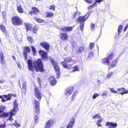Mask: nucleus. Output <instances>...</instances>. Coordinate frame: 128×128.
Listing matches in <instances>:
<instances>
[{"label": "nucleus", "mask_w": 128, "mask_h": 128, "mask_svg": "<svg viewBox=\"0 0 128 128\" xmlns=\"http://www.w3.org/2000/svg\"><path fill=\"white\" fill-rule=\"evenodd\" d=\"M27 62L28 68L30 70L34 72L35 68L37 72L40 71L42 72L44 71L43 64L41 59L38 58L33 62L30 59H29Z\"/></svg>", "instance_id": "nucleus-1"}, {"label": "nucleus", "mask_w": 128, "mask_h": 128, "mask_svg": "<svg viewBox=\"0 0 128 128\" xmlns=\"http://www.w3.org/2000/svg\"><path fill=\"white\" fill-rule=\"evenodd\" d=\"M34 95L39 100V101L35 99L34 102V106L33 109L34 113L38 114L40 112V101L42 97V95L40 92L38 87L36 86L34 88Z\"/></svg>", "instance_id": "nucleus-2"}, {"label": "nucleus", "mask_w": 128, "mask_h": 128, "mask_svg": "<svg viewBox=\"0 0 128 128\" xmlns=\"http://www.w3.org/2000/svg\"><path fill=\"white\" fill-rule=\"evenodd\" d=\"M18 104L17 101L16 100H15L13 102V109L11 110L9 112H3L2 114L0 115V118L1 117H7L9 116L8 120L10 121L13 120V116L16 114L18 110Z\"/></svg>", "instance_id": "nucleus-3"}, {"label": "nucleus", "mask_w": 128, "mask_h": 128, "mask_svg": "<svg viewBox=\"0 0 128 128\" xmlns=\"http://www.w3.org/2000/svg\"><path fill=\"white\" fill-rule=\"evenodd\" d=\"M72 59L70 56L66 57L64 61L60 62V64L62 67L64 68L67 70H70L72 68V64H67V63L72 62Z\"/></svg>", "instance_id": "nucleus-4"}, {"label": "nucleus", "mask_w": 128, "mask_h": 128, "mask_svg": "<svg viewBox=\"0 0 128 128\" xmlns=\"http://www.w3.org/2000/svg\"><path fill=\"white\" fill-rule=\"evenodd\" d=\"M50 60L54 67V70L56 74V78H58L60 76V69L56 62L50 56Z\"/></svg>", "instance_id": "nucleus-5"}, {"label": "nucleus", "mask_w": 128, "mask_h": 128, "mask_svg": "<svg viewBox=\"0 0 128 128\" xmlns=\"http://www.w3.org/2000/svg\"><path fill=\"white\" fill-rule=\"evenodd\" d=\"M12 24L14 25L20 26L23 24L22 19L19 16H15L11 18Z\"/></svg>", "instance_id": "nucleus-6"}, {"label": "nucleus", "mask_w": 128, "mask_h": 128, "mask_svg": "<svg viewBox=\"0 0 128 128\" xmlns=\"http://www.w3.org/2000/svg\"><path fill=\"white\" fill-rule=\"evenodd\" d=\"M87 18H86V15L79 16L76 19L77 22H79L80 25V30L83 31L84 27V23L86 20Z\"/></svg>", "instance_id": "nucleus-7"}, {"label": "nucleus", "mask_w": 128, "mask_h": 128, "mask_svg": "<svg viewBox=\"0 0 128 128\" xmlns=\"http://www.w3.org/2000/svg\"><path fill=\"white\" fill-rule=\"evenodd\" d=\"M39 53L41 56V58L42 60H48L50 58L49 57H48L47 54V53L44 51L42 50H39L38 51Z\"/></svg>", "instance_id": "nucleus-8"}, {"label": "nucleus", "mask_w": 128, "mask_h": 128, "mask_svg": "<svg viewBox=\"0 0 128 128\" xmlns=\"http://www.w3.org/2000/svg\"><path fill=\"white\" fill-rule=\"evenodd\" d=\"M24 50L22 52L24 56L25 60H27V53H29L30 52V50L28 46H25L23 47Z\"/></svg>", "instance_id": "nucleus-9"}, {"label": "nucleus", "mask_w": 128, "mask_h": 128, "mask_svg": "<svg viewBox=\"0 0 128 128\" xmlns=\"http://www.w3.org/2000/svg\"><path fill=\"white\" fill-rule=\"evenodd\" d=\"M40 45L46 51H49L50 46L48 42H42L40 43Z\"/></svg>", "instance_id": "nucleus-10"}, {"label": "nucleus", "mask_w": 128, "mask_h": 128, "mask_svg": "<svg viewBox=\"0 0 128 128\" xmlns=\"http://www.w3.org/2000/svg\"><path fill=\"white\" fill-rule=\"evenodd\" d=\"M32 10H31L29 12V14L31 16L33 14L36 15L40 13V10L37 8L35 7H32L31 8Z\"/></svg>", "instance_id": "nucleus-11"}, {"label": "nucleus", "mask_w": 128, "mask_h": 128, "mask_svg": "<svg viewBox=\"0 0 128 128\" xmlns=\"http://www.w3.org/2000/svg\"><path fill=\"white\" fill-rule=\"evenodd\" d=\"M12 94H8V95H3L2 96H0V98H2L1 101L4 102L8 100H10L11 98Z\"/></svg>", "instance_id": "nucleus-12"}, {"label": "nucleus", "mask_w": 128, "mask_h": 128, "mask_svg": "<svg viewBox=\"0 0 128 128\" xmlns=\"http://www.w3.org/2000/svg\"><path fill=\"white\" fill-rule=\"evenodd\" d=\"M48 80L50 85L51 86H54L57 84V80L53 76H51L49 77Z\"/></svg>", "instance_id": "nucleus-13"}, {"label": "nucleus", "mask_w": 128, "mask_h": 128, "mask_svg": "<svg viewBox=\"0 0 128 128\" xmlns=\"http://www.w3.org/2000/svg\"><path fill=\"white\" fill-rule=\"evenodd\" d=\"M60 39L63 41H66L68 38V36L67 34L65 32H62L60 34Z\"/></svg>", "instance_id": "nucleus-14"}, {"label": "nucleus", "mask_w": 128, "mask_h": 128, "mask_svg": "<svg viewBox=\"0 0 128 128\" xmlns=\"http://www.w3.org/2000/svg\"><path fill=\"white\" fill-rule=\"evenodd\" d=\"M73 27L72 26H64L61 27L60 30L64 32H69L72 31Z\"/></svg>", "instance_id": "nucleus-15"}, {"label": "nucleus", "mask_w": 128, "mask_h": 128, "mask_svg": "<svg viewBox=\"0 0 128 128\" xmlns=\"http://www.w3.org/2000/svg\"><path fill=\"white\" fill-rule=\"evenodd\" d=\"M106 126H108L109 128H115L117 126V124L116 123H114L112 122H107L106 124Z\"/></svg>", "instance_id": "nucleus-16"}, {"label": "nucleus", "mask_w": 128, "mask_h": 128, "mask_svg": "<svg viewBox=\"0 0 128 128\" xmlns=\"http://www.w3.org/2000/svg\"><path fill=\"white\" fill-rule=\"evenodd\" d=\"M0 62L2 65L5 64H6L4 55L2 50H0Z\"/></svg>", "instance_id": "nucleus-17"}, {"label": "nucleus", "mask_w": 128, "mask_h": 128, "mask_svg": "<svg viewBox=\"0 0 128 128\" xmlns=\"http://www.w3.org/2000/svg\"><path fill=\"white\" fill-rule=\"evenodd\" d=\"M75 122V120L74 117L71 118L70 120L66 126V128H72Z\"/></svg>", "instance_id": "nucleus-18"}, {"label": "nucleus", "mask_w": 128, "mask_h": 128, "mask_svg": "<svg viewBox=\"0 0 128 128\" xmlns=\"http://www.w3.org/2000/svg\"><path fill=\"white\" fill-rule=\"evenodd\" d=\"M74 89V87L73 86L70 87V88H67L66 90L65 94L68 96L69 95L71 94L73 92Z\"/></svg>", "instance_id": "nucleus-19"}, {"label": "nucleus", "mask_w": 128, "mask_h": 128, "mask_svg": "<svg viewBox=\"0 0 128 128\" xmlns=\"http://www.w3.org/2000/svg\"><path fill=\"white\" fill-rule=\"evenodd\" d=\"M120 92V93L118 94L123 95L124 94H128V90H126L125 88H120L117 89Z\"/></svg>", "instance_id": "nucleus-20"}, {"label": "nucleus", "mask_w": 128, "mask_h": 128, "mask_svg": "<svg viewBox=\"0 0 128 128\" xmlns=\"http://www.w3.org/2000/svg\"><path fill=\"white\" fill-rule=\"evenodd\" d=\"M24 25L26 28V32L32 30V25L31 24L28 22H25L24 23Z\"/></svg>", "instance_id": "nucleus-21"}, {"label": "nucleus", "mask_w": 128, "mask_h": 128, "mask_svg": "<svg viewBox=\"0 0 128 128\" xmlns=\"http://www.w3.org/2000/svg\"><path fill=\"white\" fill-rule=\"evenodd\" d=\"M118 62V60L117 59H115L112 60L111 64L108 67V70L116 66V64Z\"/></svg>", "instance_id": "nucleus-22"}, {"label": "nucleus", "mask_w": 128, "mask_h": 128, "mask_svg": "<svg viewBox=\"0 0 128 128\" xmlns=\"http://www.w3.org/2000/svg\"><path fill=\"white\" fill-rule=\"evenodd\" d=\"M102 63L104 65H108L110 63V60L107 57L102 58Z\"/></svg>", "instance_id": "nucleus-23"}, {"label": "nucleus", "mask_w": 128, "mask_h": 128, "mask_svg": "<svg viewBox=\"0 0 128 128\" xmlns=\"http://www.w3.org/2000/svg\"><path fill=\"white\" fill-rule=\"evenodd\" d=\"M53 122L52 120H50L47 122L46 124V128H50Z\"/></svg>", "instance_id": "nucleus-24"}, {"label": "nucleus", "mask_w": 128, "mask_h": 128, "mask_svg": "<svg viewBox=\"0 0 128 128\" xmlns=\"http://www.w3.org/2000/svg\"><path fill=\"white\" fill-rule=\"evenodd\" d=\"M84 49L85 48L84 47L80 46L78 48V50L76 51V54H80L84 51Z\"/></svg>", "instance_id": "nucleus-25"}, {"label": "nucleus", "mask_w": 128, "mask_h": 128, "mask_svg": "<svg viewBox=\"0 0 128 128\" xmlns=\"http://www.w3.org/2000/svg\"><path fill=\"white\" fill-rule=\"evenodd\" d=\"M16 9L20 13L22 14L24 12V9L21 5L17 6Z\"/></svg>", "instance_id": "nucleus-26"}, {"label": "nucleus", "mask_w": 128, "mask_h": 128, "mask_svg": "<svg viewBox=\"0 0 128 128\" xmlns=\"http://www.w3.org/2000/svg\"><path fill=\"white\" fill-rule=\"evenodd\" d=\"M34 18L36 22L38 23H42L44 21V20L38 18V17H34Z\"/></svg>", "instance_id": "nucleus-27"}, {"label": "nucleus", "mask_w": 128, "mask_h": 128, "mask_svg": "<svg viewBox=\"0 0 128 128\" xmlns=\"http://www.w3.org/2000/svg\"><path fill=\"white\" fill-rule=\"evenodd\" d=\"M39 27L37 25L34 26L32 29L33 32L34 33L36 34V32L38 31L39 29Z\"/></svg>", "instance_id": "nucleus-28"}, {"label": "nucleus", "mask_w": 128, "mask_h": 128, "mask_svg": "<svg viewBox=\"0 0 128 128\" xmlns=\"http://www.w3.org/2000/svg\"><path fill=\"white\" fill-rule=\"evenodd\" d=\"M103 119L102 118H100L96 122V124L98 127H101L102 126V125L101 124Z\"/></svg>", "instance_id": "nucleus-29"}, {"label": "nucleus", "mask_w": 128, "mask_h": 128, "mask_svg": "<svg viewBox=\"0 0 128 128\" xmlns=\"http://www.w3.org/2000/svg\"><path fill=\"white\" fill-rule=\"evenodd\" d=\"M123 27V26L122 25H120L118 28V33L119 35L122 31V30Z\"/></svg>", "instance_id": "nucleus-30"}, {"label": "nucleus", "mask_w": 128, "mask_h": 128, "mask_svg": "<svg viewBox=\"0 0 128 128\" xmlns=\"http://www.w3.org/2000/svg\"><path fill=\"white\" fill-rule=\"evenodd\" d=\"M0 30L3 32H4L6 31L5 26L2 24L0 26Z\"/></svg>", "instance_id": "nucleus-31"}, {"label": "nucleus", "mask_w": 128, "mask_h": 128, "mask_svg": "<svg viewBox=\"0 0 128 128\" xmlns=\"http://www.w3.org/2000/svg\"><path fill=\"white\" fill-rule=\"evenodd\" d=\"M46 13V17H52L54 16L53 14L51 12H47Z\"/></svg>", "instance_id": "nucleus-32"}, {"label": "nucleus", "mask_w": 128, "mask_h": 128, "mask_svg": "<svg viewBox=\"0 0 128 128\" xmlns=\"http://www.w3.org/2000/svg\"><path fill=\"white\" fill-rule=\"evenodd\" d=\"M100 117L101 116L99 114V113H98L95 114L94 116H92V119L94 120L96 118H100Z\"/></svg>", "instance_id": "nucleus-33"}, {"label": "nucleus", "mask_w": 128, "mask_h": 128, "mask_svg": "<svg viewBox=\"0 0 128 128\" xmlns=\"http://www.w3.org/2000/svg\"><path fill=\"white\" fill-rule=\"evenodd\" d=\"M27 39L28 41H29L31 44L33 43L34 42L33 40V38L30 36H28Z\"/></svg>", "instance_id": "nucleus-34"}, {"label": "nucleus", "mask_w": 128, "mask_h": 128, "mask_svg": "<svg viewBox=\"0 0 128 128\" xmlns=\"http://www.w3.org/2000/svg\"><path fill=\"white\" fill-rule=\"evenodd\" d=\"M31 47L32 48V52L33 55H36V49L33 46H31Z\"/></svg>", "instance_id": "nucleus-35"}, {"label": "nucleus", "mask_w": 128, "mask_h": 128, "mask_svg": "<svg viewBox=\"0 0 128 128\" xmlns=\"http://www.w3.org/2000/svg\"><path fill=\"white\" fill-rule=\"evenodd\" d=\"M94 53L92 52H91L88 55V56L87 57L88 59H90V58H92L94 56Z\"/></svg>", "instance_id": "nucleus-36"}, {"label": "nucleus", "mask_w": 128, "mask_h": 128, "mask_svg": "<svg viewBox=\"0 0 128 128\" xmlns=\"http://www.w3.org/2000/svg\"><path fill=\"white\" fill-rule=\"evenodd\" d=\"M17 121L15 120L14 121V123L12 124V125L17 127H19L20 126V124L17 122Z\"/></svg>", "instance_id": "nucleus-37"}, {"label": "nucleus", "mask_w": 128, "mask_h": 128, "mask_svg": "<svg viewBox=\"0 0 128 128\" xmlns=\"http://www.w3.org/2000/svg\"><path fill=\"white\" fill-rule=\"evenodd\" d=\"M76 92H74V94H73L72 96L71 100L70 101V102H72L75 99V96L76 95Z\"/></svg>", "instance_id": "nucleus-38"}, {"label": "nucleus", "mask_w": 128, "mask_h": 128, "mask_svg": "<svg viewBox=\"0 0 128 128\" xmlns=\"http://www.w3.org/2000/svg\"><path fill=\"white\" fill-rule=\"evenodd\" d=\"M95 44L94 42H90L89 44L90 49L92 50L94 48Z\"/></svg>", "instance_id": "nucleus-39"}, {"label": "nucleus", "mask_w": 128, "mask_h": 128, "mask_svg": "<svg viewBox=\"0 0 128 128\" xmlns=\"http://www.w3.org/2000/svg\"><path fill=\"white\" fill-rule=\"evenodd\" d=\"M113 55L114 54L113 53L111 52L107 57L110 60L113 58Z\"/></svg>", "instance_id": "nucleus-40"}, {"label": "nucleus", "mask_w": 128, "mask_h": 128, "mask_svg": "<svg viewBox=\"0 0 128 128\" xmlns=\"http://www.w3.org/2000/svg\"><path fill=\"white\" fill-rule=\"evenodd\" d=\"M55 6L54 5H51L49 7V9L50 10H52L53 11L55 10Z\"/></svg>", "instance_id": "nucleus-41"}, {"label": "nucleus", "mask_w": 128, "mask_h": 128, "mask_svg": "<svg viewBox=\"0 0 128 128\" xmlns=\"http://www.w3.org/2000/svg\"><path fill=\"white\" fill-rule=\"evenodd\" d=\"M110 91L112 93H113L115 94H116L117 93V91L114 88H110Z\"/></svg>", "instance_id": "nucleus-42"}, {"label": "nucleus", "mask_w": 128, "mask_h": 128, "mask_svg": "<svg viewBox=\"0 0 128 128\" xmlns=\"http://www.w3.org/2000/svg\"><path fill=\"white\" fill-rule=\"evenodd\" d=\"M72 68H73L72 71L73 72L78 71L79 70L78 68L77 67V66H73V67H72Z\"/></svg>", "instance_id": "nucleus-43"}, {"label": "nucleus", "mask_w": 128, "mask_h": 128, "mask_svg": "<svg viewBox=\"0 0 128 128\" xmlns=\"http://www.w3.org/2000/svg\"><path fill=\"white\" fill-rule=\"evenodd\" d=\"M113 74V72H109L107 75V76L108 78L111 77Z\"/></svg>", "instance_id": "nucleus-44"}, {"label": "nucleus", "mask_w": 128, "mask_h": 128, "mask_svg": "<svg viewBox=\"0 0 128 128\" xmlns=\"http://www.w3.org/2000/svg\"><path fill=\"white\" fill-rule=\"evenodd\" d=\"M99 94H98L97 93H95L92 96V98L93 99H94L97 97L99 96Z\"/></svg>", "instance_id": "nucleus-45"}, {"label": "nucleus", "mask_w": 128, "mask_h": 128, "mask_svg": "<svg viewBox=\"0 0 128 128\" xmlns=\"http://www.w3.org/2000/svg\"><path fill=\"white\" fill-rule=\"evenodd\" d=\"M77 13V11H76L75 12L74 14H72V18L73 19H74L76 17V14Z\"/></svg>", "instance_id": "nucleus-46"}, {"label": "nucleus", "mask_w": 128, "mask_h": 128, "mask_svg": "<svg viewBox=\"0 0 128 128\" xmlns=\"http://www.w3.org/2000/svg\"><path fill=\"white\" fill-rule=\"evenodd\" d=\"M95 25L94 24L92 23H91L90 25V28L92 30H93L94 28Z\"/></svg>", "instance_id": "nucleus-47"}, {"label": "nucleus", "mask_w": 128, "mask_h": 128, "mask_svg": "<svg viewBox=\"0 0 128 128\" xmlns=\"http://www.w3.org/2000/svg\"><path fill=\"white\" fill-rule=\"evenodd\" d=\"M5 110V108L4 107L1 106L0 107V114L2 112H4V111Z\"/></svg>", "instance_id": "nucleus-48"}, {"label": "nucleus", "mask_w": 128, "mask_h": 128, "mask_svg": "<svg viewBox=\"0 0 128 128\" xmlns=\"http://www.w3.org/2000/svg\"><path fill=\"white\" fill-rule=\"evenodd\" d=\"M26 85L25 83H24L22 85V88L23 89L25 90H26Z\"/></svg>", "instance_id": "nucleus-49"}, {"label": "nucleus", "mask_w": 128, "mask_h": 128, "mask_svg": "<svg viewBox=\"0 0 128 128\" xmlns=\"http://www.w3.org/2000/svg\"><path fill=\"white\" fill-rule=\"evenodd\" d=\"M94 6L92 4L89 6V7H88V10H91L94 7Z\"/></svg>", "instance_id": "nucleus-50"}, {"label": "nucleus", "mask_w": 128, "mask_h": 128, "mask_svg": "<svg viewBox=\"0 0 128 128\" xmlns=\"http://www.w3.org/2000/svg\"><path fill=\"white\" fill-rule=\"evenodd\" d=\"M87 3L89 4H91L92 2V1L91 0H85Z\"/></svg>", "instance_id": "nucleus-51"}, {"label": "nucleus", "mask_w": 128, "mask_h": 128, "mask_svg": "<svg viewBox=\"0 0 128 128\" xmlns=\"http://www.w3.org/2000/svg\"><path fill=\"white\" fill-rule=\"evenodd\" d=\"M128 23L126 24V26H125L123 30V31L124 32H125L126 30V29L128 28Z\"/></svg>", "instance_id": "nucleus-52"}, {"label": "nucleus", "mask_w": 128, "mask_h": 128, "mask_svg": "<svg viewBox=\"0 0 128 128\" xmlns=\"http://www.w3.org/2000/svg\"><path fill=\"white\" fill-rule=\"evenodd\" d=\"M107 95L106 93L105 92H103V93L101 95L102 96H106Z\"/></svg>", "instance_id": "nucleus-53"}, {"label": "nucleus", "mask_w": 128, "mask_h": 128, "mask_svg": "<svg viewBox=\"0 0 128 128\" xmlns=\"http://www.w3.org/2000/svg\"><path fill=\"white\" fill-rule=\"evenodd\" d=\"M38 118V117L37 116H35L34 117V120L35 122H36V121H37V119Z\"/></svg>", "instance_id": "nucleus-54"}, {"label": "nucleus", "mask_w": 128, "mask_h": 128, "mask_svg": "<svg viewBox=\"0 0 128 128\" xmlns=\"http://www.w3.org/2000/svg\"><path fill=\"white\" fill-rule=\"evenodd\" d=\"M5 126V124L1 125L0 124V128H4Z\"/></svg>", "instance_id": "nucleus-55"}, {"label": "nucleus", "mask_w": 128, "mask_h": 128, "mask_svg": "<svg viewBox=\"0 0 128 128\" xmlns=\"http://www.w3.org/2000/svg\"><path fill=\"white\" fill-rule=\"evenodd\" d=\"M37 81L40 84L41 81L40 78H37Z\"/></svg>", "instance_id": "nucleus-56"}, {"label": "nucleus", "mask_w": 128, "mask_h": 128, "mask_svg": "<svg viewBox=\"0 0 128 128\" xmlns=\"http://www.w3.org/2000/svg\"><path fill=\"white\" fill-rule=\"evenodd\" d=\"M12 57L14 60H16V58L15 57L14 55H12Z\"/></svg>", "instance_id": "nucleus-57"}, {"label": "nucleus", "mask_w": 128, "mask_h": 128, "mask_svg": "<svg viewBox=\"0 0 128 128\" xmlns=\"http://www.w3.org/2000/svg\"><path fill=\"white\" fill-rule=\"evenodd\" d=\"M96 2H96V0L95 1V2L92 4H93V5H94V6H95V5H97V4H96Z\"/></svg>", "instance_id": "nucleus-58"}, {"label": "nucleus", "mask_w": 128, "mask_h": 128, "mask_svg": "<svg viewBox=\"0 0 128 128\" xmlns=\"http://www.w3.org/2000/svg\"><path fill=\"white\" fill-rule=\"evenodd\" d=\"M12 96H14V97H16V95H14V94H12Z\"/></svg>", "instance_id": "nucleus-59"}, {"label": "nucleus", "mask_w": 128, "mask_h": 128, "mask_svg": "<svg viewBox=\"0 0 128 128\" xmlns=\"http://www.w3.org/2000/svg\"><path fill=\"white\" fill-rule=\"evenodd\" d=\"M36 0L37 1H40V2H42V1L43 0Z\"/></svg>", "instance_id": "nucleus-60"}, {"label": "nucleus", "mask_w": 128, "mask_h": 128, "mask_svg": "<svg viewBox=\"0 0 128 128\" xmlns=\"http://www.w3.org/2000/svg\"><path fill=\"white\" fill-rule=\"evenodd\" d=\"M18 64V66L19 67V68H20V65H19V64Z\"/></svg>", "instance_id": "nucleus-61"}]
</instances>
